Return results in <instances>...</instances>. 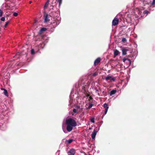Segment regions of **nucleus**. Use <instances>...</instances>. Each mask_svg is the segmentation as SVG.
<instances>
[{
	"mask_svg": "<svg viewBox=\"0 0 155 155\" xmlns=\"http://www.w3.org/2000/svg\"><path fill=\"white\" fill-rule=\"evenodd\" d=\"M119 53V51L117 50H115L114 51V54L115 56H117Z\"/></svg>",
	"mask_w": 155,
	"mask_h": 155,
	"instance_id": "obj_16",
	"label": "nucleus"
},
{
	"mask_svg": "<svg viewBox=\"0 0 155 155\" xmlns=\"http://www.w3.org/2000/svg\"><path fill=\"white\" fill-rule=\"evenodd\" d=\"M152 5H155V0H153V2L151 3Z\"/></svg>",
	"mask_w": 155,
	"mask_h": 155,
	"instance_id": "obj_32",
	"label": "nucleus"
},
{
	"mask_svg": "<svg viewBox=\"0 0 155 155\" xmlns=\"http://www.w3.org/2000/svg\"><path fill=\"white\" fill-rule=\"evenodd\" d=\"M93 104L91 103H89V106L88 107L87 109H90L92 107Z\"/></svg>",
	"mask_w": 155,
	"mask_h": 155,
	"instance_id": "obj_25",
	"label": "nucleus"
},
{
	"mask_svg": "<svg viewBox=\"0 0 155 155\" xmlns=\"http://www.w3.org/2000/svg\"><path fill=\"white\" fill-rule=\"evenodd\" d=\"M148 12V11H147V12H145V13H147V14Z\"/></svg>",
	"mask_w": 155,
	"mask_h": 155,
	"instance_id": "obj_40",
	"label": "nucleus"
},
{
	"mask_svg": "<svg viewBox=\"0 0 155 155\" xmlns=\"http://www.w3.org/2000/svg\"><path fill=\"white\" fill-rule=\"evenodd\" d=\"M31 54L33 55L35 54V50L33 49H32L31 50Z\"/></svg>",
	"mask_w": 155,
	"mask_h": 155,
	"instance_id": "obj_24",
	"label": "nucleus"
},
{
	"mask_svg": "<svg viewBox=\"0 0 155 155\" xmlns=\"http://www.w3.org/2000/svg\"><path fill=\"white\" fill-rule=\"evenodd\" d=\"M56 13V12H51V13L49 14V15L51 17H54V14Z\"/></svg>",
	"mask_w": 155,
	"mask_h": 155,
	"instance_id": "obj_18",
	"label": "nucleus"
},
{
	"mask_svg": "<svg viewBox=\"0 0 155 155\" xmlns=\"http://www.w3.org/2000/svg\"><path fill=\"white\" fill-rule=\"evenodd\" d=\"M58 2L59 3V6H60L61 5V4L62 3V0H58Z\"/></svg>",
	"mask_w": 155,
	"mask_h": 155,
	"instance_id": "obj_34",
	"label": "nucleus"
},
{
	"mask_svg": "<svg viewBox=\"0 0 155 155\" xmlns=\"http://www.w3.org/2000/svg\"><path fill=\"white\" fill-rule=\"evenodd\" d=\"M91 121L93 123H94V118H91L90 119Z\"/></svg>",
	"mask_w": 155,
	"mask_h": 155,
	"instance_id": "obj_27",
	"label": "nucleus"
},
{
	"mask_svg": "<svg viewBox=\"0 0 155 155\" xmlns=\"http://www.w3.org/2000/svg\"><path fill=\"white\" fill-rule=\"evenodd\" d=\"M116 80V78L114 77H111V78L110 80L113 81H115Z\"/></svg>",
	"mask_w": 155,
	"mask_h": 155,
	"instance_id": "obj_29",
	"label": "nucleus"
},
{
	"mask_svg": "<svg viewBox=\"0 0 155 155\" xmlns=\"http://www.w3.org/2000/svg\"><path fill=\"white\" fill-rule=\"evenodd\" d=\"M101 58H98L96 59L94 62V65L95 66H97L98 63L101 61Z\"/></svg>",
	"mask_w": 155,
	"mask_h": 155,
	"instance_id": "obj_7",
	"label": "nucleus"
},
{
	"mask_svg": "<svg viewBox=\"0 0 155 155\" xmlns=\"http://www.w3.org/2000/svg\"><path fill=\"white\" fill-rule=\"evenodd\" d=\"M74 141V140L72 139H70L68 140H66V142L68 143H71Z\"/></svg>",
	"mask_w": 155,
	"mask_h": 155,
	"instance_id": "obj_17",
	"label": "nucleus"
},
{
	"mask_svg": "<svg viewBox=\"0 0 155 155\" xmlns=\"http://www.w3.org/2000/svg\"><path fill=\"white\" fill-rule=\"evenodd\" d=\"M97 132V131H96L95 129H94L93 132L91 134V137L93 139H95Z\"/></svg>",
	"mask_w": 155,
	"mask_h": 155,
	"instance_id": "obj_8",
	"label": "nucleus"
},
{
	"mask_svg": "<svg viewBox=\"0 0 155 155\" xmlns=\"http://www.w3.org/2000/svg\"><path fill=\"white\" fill-rule=\"evenodd\" d=\"M48 14L46 12H45L44 15V17L45 19L44 21L45 22H47L49 21V17H48Z\"/></svg>",
	"mask_w": 155,
	"mask_h": 155,
	"instance_id": "obj_3",
	"label": "nucleus"
},
{
	"mask_svg": "<svg viewBox=\"0 0 155 155\" xmlns=\"http://www.w3.org/2000/svg\"><path fill=\"white\" fill-rule=\"evenodd\" d=\"M3 13V11L1 10L0 9V17L2 16Z\"/></svg>",
	"mask_w": 155,
	"mask_h": 155,
	"instance_id": "obj_30",
	"label": "nucleus"
},
{
	"mask_svg": "<svg viewBox=\"0 0 155 155\" xmlns=\"http://www.w3.org/2000/svg\"><path fill=\"white\" fill-rule=\"evenodd\" d=\"M104 93V91H103L102 92V93H103H103Z\"/></svg>",
	"mask_w": 155,
	"mask_h": 155,
	"instance_id": "obj_42",
	"label": "nucleus"
},
{
	"mask_svg": "<svg viewBox=\"0 0 155 155\" xmlns=\"http://www.w3.org/2000/svg\"><path fill=\"white\" fill-rule=\"evenodd\" d=\"M119 22V19L117 18H114L112 22V25L113 26H115L117 25Z\"/></svg>",
	"mask_w": 155,
	"mask_h": 155,
	"instance_id": "obj_4",
	"label": "nucleus"
},
{
	"mask_svg": "<svg viewBox=\"0 0 155 155\" xmlns=\"http://www.w3.org/2000/svg\"><path fill=\"white\" fill-rule=\"evenodd\" d=\"M8 68H15V66L14 63H13L12 62H9L8 63Z\"/></svg>",
	"mask_w": 155,
	"mask_h": 155,
	"instance_id": "obj_9",
	"label": "nucleus"
},
{
	"mask_svg": "<svg viewBox=\"0 0 155 155\" xmlns=\"http://www.w3.org/2000/svg\"><path fill=\"white\" fill-rule=\"evenodd\" d=\"M111 78V76H108L105 78V79L106 81H108L109 80H110Z\"/></svg>",
	"mask_w": 155,
	"mask_h": 155,
	"instance_id": "obj_21",
	"label": "nucleus"
},
{
	"mask_svg": "<svg viewBox=\"0 0 155 155\" xmlns=\"http://www.w3.org/2000/svg\"><path fill=\"white\" fill-rule=\"evenodd\" d=\"M122 41L124 43H125L127 41V40L125 38H123L122 39Z\"/></svg>",
	"mask_w": 155,
	"mask_h": 155,
	"instance_id": "obj_23",
	"label": "nucleus"
},
{
	"mask_svg": "<svg viewBox=\"0 0 155 155\" xmlns=\"http://www.w3.org/2000/svg\"><path fill=\"white\" fill-rule=\"evenodd\" d=\"M93 99V98L91 96L89 97V100H92Z\"/></svg>",
	"mask_w": 155,
	"mask_h": 155,
	"instance_id": "obj_35",
	"label": "nucleus"
},
{
	"mask_svg": "<svg viewBox=\"0 0 155 155\" xmlns=\"http://www.w3.org/2000/svg\"><path fill=\"white\" fill-rule=\"evenodd\" d=\"M47 2H48V3H49V0H48V1Z\"/></svg>",
	"mask_w": 155,
	"mask_h": 155,
	"instance_id": "obj_41",
	"label": "nucleus"
},
{
	"mask_svg": "<svg viewBox=\"0 0 155 155\" xmlns=\"http://www.w3.org/2000/svg\"><path fill=\"white\" fill-rule=\"evenodd\" d=\"M87 97H89L90 96V95L89 94H87L86 96Z\"/></svg>",
	"mask_w": 155,
	"mask_h": 155,
	"instance_id": "obj_38",
	"label": "nucleus"
},
{
	"mask_svg": "<svg viewBox=\"0 0 155 155\" xmlns=\"http://www.w3.org/2000/svg\"><path fill=\"white\" fill-rule=\"evenodd\" d=\"M20 62H17L16 64H14L15 67V68H16V67H18L19 66Z\"/></svg>",
	"mask_w": 155,
	"mask_h": 155,
	"instance_id": "obj_20",
	"label": "nucleus"
},
{
	"mask_svg": "<svg viewBox=\"0 0 155 155\" xmlns=\"http://www.w3.org/2000/svg\"><path fill=\"white\" fill-rule=\"evenodd\" d=\"M20 56V54L17 53L15 56L14 57V58H19Z\"/></svg>",
	"mask_w": 155,
	"mask_h": 155,
	"instance_id": "obj_19",
	"label": "nucleus"
},
{
	"mask_svg": "<svg viewBox=\"0 0 155 155\" xmlns=\"http://www.w3.org/2000/svg\"><path fill=\"white\" fill-rule=\"evenodd\" d=\"M47 30V28H41L40 30L39 33L41 35L43 31H46Z\"/></svg>",
	"mask_w": 155,
	"mask_h": 155,
	"instance_id": "obj_11",
	"label": "nucleus"
},
{
	"mask_svg": "<svg viewBox=\"0 0 155 155\" xmlns=\"http://www.w3.org/2000/svg\"><path fill=\"white\" fill-rule=\"evenodd\" d=\"M77 107L78 109H80V106H77Z\"/></svg>",
	"mask_w": 155,
	"mask_h": 155,
	"instance_id": "obj_37",
	"label": "nucleus"
},
{
	"mask_svg": "<svg viewBox=\"0 0 155 155\" xmlns=\"http://www.w3.org/2000/svg\"><path fill=\"white\" fill-rule=\"evenodd\" d=\"M1 20L2 21H5V18L4 17H2L1 19Z\"/></svg>",
	"mask_w": 155,
	"mask_h": 155,
	"instance_id": "obj_33",
	"label": "nucleus"
},
{
	"mask_svg": "<svg viewBox=\"0 0 155 155\" xmlns=\"http://www.w3.org/2000/svg\"><path fill=\"white\" fill-rule=\"evenodd\" d=\"M117 92L116 90H113L111 91L110 92V96H112V95L115 94Z\"/></svg>",
	"mask_w": 155,
	"mask_h": 155,
	"instance_id": "obj_12",
	"label": "nucleus"
},
{
	"mask_svg": "<svg viewBox=\"0 0 155 155\" xmlns=\"http://www.w3.org/2000/svg\"><path fill=\"white\" fill-rule=\"evenodd\" d=\"M9 21H7L6 23H5V25L4 26V27L5 28H6V27H7V25H8V24L9 23Z\"/></svg>",
	"mask_w": 155,
	"mask_h": 155,
	"instance_id": "obj_26",
	"label": "nucleus"
},
{
	"mask_svg": "<svg viewBox=\"0 0 155 155\" xmlns=\"http://www.w3.org/2000/svg\"><path fill=\"white\" fill-rule=\"evenodd\" d=\"M65 123L67 125L66 130L69 132L72 130L73 127H76L77 125L75 120L71 118H67L65 121Z\"/></svg>",
	"mask_w": 155,
	"mask_h": 155,
	"instance_id": "obj_1",
	"label": "nucleus"
},
{
	"mask_svg": "<svg viewBox=\"0 0 155 155\" xmlns=\"http://www.w3.org/2000/svg\"><path fill=\"white\" fill-rule=\"evenodd\" d=\"M122 54L123 55H125L127 54V51H128V50L124 48H122Z\"/></svg>",
	"mask_w": 155,
	"mask_h": 155,
	"instance_id": "obj_10",
	"label": "nucleus"
},
{
	"mask_svg": "<svg viewBox=\"0 0 155 155\" xmlns=\"http://www.w3.org/2000/svg\"><path fill=\"white\" fill-rule=\"evenodd\" d=\"M2 90H4V94L6 96H8V93L7 90L4 88H3Z\"/></svg>",
	"mask_w": 155,
	"mask_h": 155,
	"instance_id": "obj_15",
	"label": "nucleus"
},
{
	"mask_svg": "<svg viewBox=\"0 0 155 155\" xmlns=\"http://www.w3.org/2000/svg\"><path fill=\"white\" fill-rule=\"evenodd\" d=\"M73 112H72L71 113L72 115H74V113H78V110H77L76 109H75V108L73 109Z\"/></svg>",
	"mask_w": 155,
	"mask_h": 155,
	"instance_id": "obj_13",
	"label": "nucleus"
},
{
	"mask_svg": "<svg viewBox=\"0 0 155 155\" xmlns=\"http://www.w3.org/2000/svg\"><path fill=\"white\" fill-rule=\"evenodd\" d=\"M31 2H32L31 1H29V3H30V4L31 3Z\"/></svg>",
	"mask_w": 155,
	"mask_h": 155,
	"instance_id": "obj_39",
	"label": "nucleus"
},
{
	"mask_svg": "<svg viewBox=\"0 0 155 155\" xmlns=\"http://www.w3.org/2000/svg\"><path fill=\"white\" fill-rule=\"evenodd\" d=\"M96 92H97V94H98V95H100V94H99V93H98V90H96Z\"/></svg>",
	"mask_w": 155,
	"mask_h": 155,
	"instance_id": "obj_36",
	"label": "nucleus"
},
{
	"mask_svg": "<svg viewBox=\"0 0 155 155\" xmlns=\"http://www.w3.org/2000/svg\"><path fill=\"white\" fill-rule=\"evenodd\" d=\"M97 74H98V73L97 72H95L92 75L94 77H95V76H96L97 75Z\"/></svg>",
	"mask_w": 155,
	"mask_h": 155,
	"instance_id": "obj_28",
	"label": "nucleus"
},
{
	"mask_svg": "<svg viewBox=\"0 0 155 155\" xmlns=\"http://www.w3.org/2000/svg\"><path fill=\"white\" fill-rule=\"evenodd\" d=\"M104 107L105 108V110L104 113V115H105L107 113L109 108V107L108 106L107 104L106 103H105L104 104Z\"/></svg>",
	"mask_w": 155,
	"mask_h": 155,
	"instance_id": "obj_6",
	"label": "nucleus"
},
{
	"mask_svg": "<svg viewBox=\"0 0 155 155\" xmlns=\"http://www.w3.org/2000/svg\"><path fill=\"white\" fill-rule=\"evenodd\" d=\"M48 4L49 3H48V2H46L44 6V8L45 9L48 6Z\"/></svg>",
	"mask_w": 155,
	"mask_h": 155,
	"instance_id": "obj_22",
	"label": "nucleus"
},
{
	"mask_svg": "<svg viewBox=\"0 0 155 155\" xmlns=\"http://www.w3.org/2000/svg\"><path fill=\"white\" fill-rule=\"evenodd\" d=\"M75 153V150L74 149H71L68 152V155H74Z\"/></svg>",
	"mask_w": 155,
	"mask_h": 155,
	"instance_id": "obj_5",
	"label": "nucleus"
},
{
	"mask_svg": "<svg viewBox=\"0 0 155 155\" xmlns=\"http://www.w3.org/2000/svg\"><path fill=\"white\" fill-rule=\"evenodd\" d=\"M18 15V14L16 12H14V13L13 14V16L15 17L17 16Z\"/></svg>",
	"mask_w": 155,
	"mask_h": 155,
	"instance_id": "obj_31",
	"label": "nucleus"
},
{
	"mask_svg": "<svg viewBox=\"0 0 155 155\" xmlns=\"http://www.w3.org/2000/svg\"><path fill=\"white\" fill-rule=\"evenodd\" d=\"M46 36L45 35H39L37 36L35 38L36 41H41L42 40L45 39Z\"/></svg>",
	"mask_w": 155,
	"mask_h": 155,
	"instance_id": "obj_2",
	"label": "nucleus"
},
{
	"mask_svg": "<svg viewBox=\"0 0 155 155\" xmlns=\"http://www.w3.org/2000/svg\"><path fill=\"white\" fill-rule=\"evenodd\" d=\"M126 60H127L129 61V64L130 65L131 64V62L130 60V59H129L128 58H124L123 59V61L124 62H125Z\"/></svg>",
	"mask_w": 155,
	"mask_h": 155,
	"instance_id": "obj_14",
	"label": "nucleus"
}]
</instances>
